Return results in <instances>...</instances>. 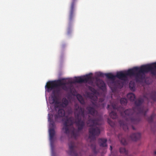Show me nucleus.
<instances>
[{
    "instance_id": "f257e3e1",
    "label": "nucleus",
    "mask_w": 156,
    "mask_h": 156,
    "mask_svg": "<svg viewBox=\"0 0 156 156\" xmlns=\"http://www.w3.org/2000/svg\"><path fill=\"white\" fill-rule=\"evenodd\" d=\"M74 109L75 119L73 117L68 118L67 116L63 118L65 115V111L62 108H59L57 113L54 116V121L52 119V115L51 113L48 114V119L49 122V135L51 143L53 142V137L55 134V122H63L62 131L64 133L67 135L69 133V129L71 126L75 123L78 127L77 129L73 127V130L71 133L72 136L76 139L79 136L80 131L83 129L85 126V110L83 108L80 107L77 104L74 105Z\"/></svg>"
},
{
    "instance_id": "f03ea898",
    "label": "nucleus",
    "mask_w": 156,
    "mask_h": 156,
    "mask_svg": "<svg viewBox=\"0 0 156 156\" xmlns=\"http://www.w3.org/2000/svg\"><path fill=\"white\" fill-rule=\"evenodd\" d=\"M144 101L143 98H139L135 101V107L124 111V113L127 116L129 122L134 124H137L140 121V114L145 116L148 110L147 107L141 106Z\"/></svg>"
},
{
    "instance_id": "7ed1b4c3",
    "label": "nucleus",
    "mask_w": 156,
    "mask_h": 156,
    "mask_svg": "<svg viewBox=\"0 0 156 156\" xmlns=\"http://www.w3.org/2000/svg\"><path fill=\"white\" fill-rule=\"evenodd\" d=\"M102 122V119L100 117L97 118L90 119L87 121V124L90 127L89 129V138L90 139L91 143L90 147L92 149L93 152L95 154L98 153L96 149L95 141L96 137L98 136L100 133V129L96 126L100 125Z\"/></svg>"
},
{
    "instance_id": "20e7f679",
    "label": "nucleus",
    "mask_w": 156,
    "mask_h": 156,
    "mask_svg": "<svg viewBox=\"0 0 156 156\" xmlns=\"http://www.w3.org/2000/svg\"><path fill=\"white\" fill-rule=\"evenodd\" d=\"M119 103L118 101H116L114 102L113 103H111V106L113 108V110H112L111 112L109 113V116L112 119H115L117 117L116 113L114 112L113 110H117L118 111H119L120 113V114L122 116L123 118V119L125 120L126 122L123 121L122 120H120L119 122L120 126L122 127L123 129L126 131L128 129V123L129 122L128 118L127 116L124 113V111H123L124 110V108L122 106L119 105Z\"/></svg>"
},
{
    "instance_id": "39448f33",
    "label": "nucleus",
    "mask_w": 156,
    "mask_h": 156,
    "mask_svg": "<svg viewBox=\"0 0 156 156\" xmlns=\"http://www.w3.org/2000/svg\"><path fill=\"white\" fill-rule=\"evenodd\" d=\"M142 66L140 67H136L128 70L125 73L122 71L117 73L116 77L122 80H125L128 76H134L137 82L140 81L142 75H141Z\"/></svg>"
},
{
    "instance_id": "423d86ee",
    "label": "nucleus",
    "mask_w": 156,
    "mask_h": 156,
    "mask_svg": "<svg viewBox=\"0 0 156 156\" xmlns=\"http://www.w3.org/2000/svg\"><path fill=\"white\" fill-rule=\"evenodd\" d=\"M141 80L145 78V73L148 72H151L153 75L156 76V62L151 64H147L142 66Z\"/></svg>"
},
{
    "instance_id": "0eeeda50",
    "label": "nucleus",
    "mask_w": 156,
    "mask_h": 156,
    "mask_svg": "<svg viewBox=\"0 0 156 156\" xmlns=\"http://www.w3.org/2000/svg\"><path fill=\"white\" fill-rule=\"evenodd\" d=\"M66 83L62 81L61 80L57 81H49L45 86V89L48 92H49L55 88V87L61 86L64 90H66L67 87L66 86Z\"/></svg>"
},
{
    "instance_id": "6e6552de",
    "label": "nucleus",
    "mask_w": 156,
    "mask_h": 156,
    "mask_svg": "<svg viewBox=\"0 0 156 156\" xmlns=\"http://www.w3.org/2000/svg\"><path fill=\"white\" fill-rule=\"evenodd\" d=\"M105 75L108 78L112 80L111 83H108V85L112 90L113 89L116 90L117 88H121L122 87V86L120 85L121 82L120 81H115L116 75L114 76L111 73H105Z\"/></svg>"
},
{
    "instance_id": "1a4fd4ad",
    "label": "nucleus",
    "mask_w": 156,
    "mask_h": 156,
    "mask_svg": "<svg viewBox=\"0 0 156 156\" xmlns=\"http://www.w3.org/2000/svg\"><path fill=\"white\" fill-rule=\"evenodd\" d=\"M91 75H92L91 73L82 77H75L73 82L70 83H86L92 82V78Z\"/></svg>"
},
{
    "instance_id": "9d476101",
    "label": "nucleus",
    "mask_w": 156,
    "mask_h": 156,
    "mask_svg": "<svg viewBox=\"0 0 156 156\" xmlns=\"http://www.w3.org/2000/svg\"><path fill=\"white\" fill-rule=\"evenodd\" d=\"M69 151L68 153L70 155L72 156H81V154L80 153L79 155L77 153V151H79V148L78 147L75 146V143L73 141H71L69 143Z\"/></svg>"
},
{
    "instance_id": "9b49d317",
    "label": "nucleus",
    "mask_w": 156,
    "mask_h": 156,
    "mask_svg": "<svg viewBox=\"0 0 156 156\" xmlns=\"http://www.w3.org/2000/svg\"><path fill=\"white\" fill-rule=\"evenodd\" d=\"M92 106L89 105L87 107L86 110L88 114H90L93 116H97L98 115V112L96 110L97 106L94 102H92Z\"/></svg>"
},
{
    "instance_id": "f8f14e48",
    "label": "nucleus",
    "mask_w": 156,
    "mask_h": 156,
    "mask_svg": "<svg viewBox=\"0 0 156 156\" xmlns=\"http://www.w3.org/2000/svg\"><path fill=\"white\" fill-rule=\"evenodd\" d=\"M130 137L133 141H136L140 139L141 134L139 133H133L131 135Z\"/></svg>"
},
{
    "instance_id": "ddd939ff",
    "label": "nucleus",
    "mask_w": 156,
    "mask_h": 156,
    "mask_svg": "<svg viewBox=\"0 0 156 156\" xmlns=\"http://www.w3.org/2000/svg\"><path fill=\"white\" fill-rule=\"evenodd\" d=\"M97 86L101 89L104 90L105 88V85L104 81L100 79H97Z\"/></svg>"
},
{
    "instance_id": "4468645a",
    "label": "nucleus",
    "mask_w": 156,
    "mask_h": 156,
    "mask_svg": "<svg viewBox=\"0 0 156 156\" xmlns=\"http://www.w3.org/2000/svg\"><path fill=\"white\" fill-rule=\"evenodd\" d=\"M107 140L106 138H100L98 140V143L101 147H105L107 146Z\"/></svg>"
},
{
    "instance_id": "2eb2a0df",
    "label": "nucleus",
    "mask_w": 156,
    "mask_h": 156,
    "mask_svg": "<svg viewBox=\"0 0 156 156\" xmlns=\"http://www.w3.org/2000/svg\"><path fill=\"white\" fill-rule=\"evenodd\" d=\"M68 101L66 98H63L62 100V103L60 104V105L63 108L66 107L69 104Z\"/></svg>"
},
{
    "instance_id": "dca6fc26",
    "label": "nucleus",
    "mask_w": 156,
    "mask_h": 156,
    "mask_svg": "<svg viewBox=\"0 0 156 156\" xmlns=\"http://www.w3.org/2000/svg\"><path fill=\"white\" fill-rule=\"evenodd\" d=\"M52 94L53 95L56 96L60 92V89L58 87H55V88L53 89Z\"/></svg>"
},
{
    "instance_id": "f3484780",
    "label": "nucleus",
    "mask_w": 156,
    "mask_h": 156,
    "mask_svg": "<svg viewBox=\"0 0 156 156\" xmlns=\"http://www.w3.org/2000/svg\"><path fill=\"white\" fill-rule=\"evenodd\" d=\"M127 97L131 101H134L135 99V95L132 93L127 94Z\"/></svg>"
},
{
    "instance_id": "a211bd4d",
    "label": "nucleus",
    "mask_w": 156,
    "mask_h": 156,
    "mask_svg": "<svg viewBox=\"0 0 156 156\" xmlns=\"http://www.w3.org/2000/svg\"><path fill=\"white\" fill-rule=\"evenodd\" d=\"M76 98L78 101L81 104L83 105L85 104V101L81 95L80 94H78L76 96Z\"/></svg>"
},
{
    "instance_id": "6ab92c4d",
    "label": "nucleus",
    "mask_w": 156,
    "mask_h": 156,
    "mask_svg": "<svg viewBox=\"0 0 156 156\" xmlns=\"http://www.w3.org/2000/svg\"><path fill=\"white\" fill-rule=\"evenodd\" d=\"M51 100H50V103L53 104L54 103L55 104H58L59 102L58 101V98L55 95H53L51 97Z\"/></svg>"
},
{
    "instance_id": "aec40b11",
    "label": "nucleus",
    "mask_w": 156,
    "mask_h": 156,
    "mask_svg": "<svg viewBox=\"0 0 156 156\" xmlns=\"http://www.w3.org/2000/svg\"><path fill=\"white\" fill-rule=\"evenodd\" d=\"M118 138L120 140V141L121 143L123 145H125L127 144V142L126 140V139L125 138H121V135L120 134H119L118 135Z\"/></svg>"
},
{
    "instance_id": "412c9836",
    "label": "nucleus",
    "mask_w": 156,
    "mask_h": 156,
    "mask_svg": "<svg viewBox=\"0 0 156 156\" xmlns=\"http://www.w3.org/2000/svg\"><path fill=\"white\" fill-rule=\"evenodd\" d=\"M150 98L154 101H156V92L153 91L150 94Z\"/></svg>"
},
{
    "instance_id": "4be33fe9",
    "label": "nucleus",
    "mask_w": 156,
    "mask_h": 156,
    "mask_svg": "<svg viewBox=\"0 0 156 156\" xmlns=\"http://www.w3.org/2000/svg\"><path fill=\"white\" fill-rule=\"evenodd\" d=\"M119 152L121 154L127 155L128 154V151L125 148L120 147L119 149Z\"/></svg>"
},
{
    "instance_id": "5701e85b",
    "label": "nucleus",
    "mask_w": 156,
    "mask_h": 156,
    "mask_svg": "<svg viewBox=\"0 0 156 156\" xmlns=\"http://www.w3.org/2000/svg\"><path fill=\"white\" fill-rule=\"evenodd\" d=\"M120 102L122 105H126L127 102V99L124 98H122L120 100Z\"/></svg>"
},
{
    "instance_id": "b1692460",
    "label": "nucleus",
    "mask_w": 156,
    "mask_h": 156,
    "mask_svg": "<svg viewBox=\"0 0 156 156\" xmlns=\"http://www.w3.org/2000/svg\"><path fill=\"white\" fill-rule=\"evenodd\" d=\"M155 114L154 113H153L148 118L147 121L149 123H151L153 122V119L155 116Z\"/></svg>"
},
{
    "instance_id": "393cba45",
    "label": "nucleus",
    "mask_w": 156,
    "mask_h": 156,
    "mask_svg": "<svg viewBox=\"0 0 156 156\" xmlns=\"http://www.w3.org/2000/svg\"><path fill=\"white\" fill-rule=\"evenodd\" d=\"M108 124L112 127H113L115 125V123L112 121L111 119H108Z\"/></svg>"
},
{
    "instance_id": "a878e982",
    "label": "nucleus",
    "mask_w": 156,
    "mask_h": 156,
    "mask_svg": "<svg viewBox=\"0 0 156 156\" xmlns=\"http://www.w3.org/2000/svg\"><path fill=\"white\" fill-rule=\"evenodd\" d=\"M96 75V76L98 77H104L105 75V74L101 72H99L97 73Z\"/></svg>"
},
{
    "instance_id": "bb28decb",
    "label": "nucleus",
    "mask_w": 156,
    "mask_h": 156,
    "mask_svg": "<svg viewBox=\"0 0 156 156\" xmlns=\"http://www.w3.org/2000/svg\"><path fill=\"white\" fill-rule=\"evenodd\" d=\"M129 87L130 89L132 90H134L135 88L134 86V84L132 82H130L129 84Z\"/></svg>"
},
{
    "instance_id": "cd10ccee",
    "label": "nucleus",
    "mask_w": 156,
    "mask_h": 156,
    "mask_svg": "<svg viewBox=\"0 0 156 156\" xmlns=\"http://www.w3.org/2000/svg\"><path fill=\"white\" fill-rule=\"evenodd\" d=\"M87 96L88 97L90 98L91 99H92L93 95L92 94L88 93L87 94Z\"/></svg>"
},
{
    "instance_id": "c85d7f7f",
    "label": "nucleus",
    "mask_w": 156,
    "mask_h": 156,
    "mask_svg": "<svg viewBox=\"0 0 156 156\" xmlns=\"http://www.w3.org/2000/svg\"><path fill=\"white\" fill-rule=\"evenodd\" d=\"M110 106L111 105H108L107 108L108 109V110H109V109Z\"/></svg>"
},
{
    "instance_id": "c756f323",
    "label": "nucleus",
    "mask_w": 156,
    "mask_h": 156,
    "mask_svg": "<svg viewBox=\"0 0 156 156\" xmlns=\"http://www.w3.org/2000/svg\"><path fill=\"white\" fill-rule=\"evenodd\" d=\"M110 150L111 151H112V146H110Z\"/></svg>"
},
{
    "instance_id": "7c9ffc66",
    "label": "nucleus",
    "mask_w": 156,
    "mask_h": 156,
    "mask_svg": "<svg viewBox=\"0 0 156 156\" xmlns=\"http://www.w3.org/2000/svg\"><path fill=\"white\" fill-rule=\"evenodd\" d=\"M132 129H133V130H135V128H134V127L133 126H132Z\"/></svg>"
},
{
    "instance_id": "2f4dec72",
    "label": "nucleus",
    "mask_w": 156,
    "mask_h": 156,
    "mask_svg": "<svg viewBox=\"0 0 156 156\" xmlns=\"http://www.w3.org/2000/svg\"><path fill=\"white\" fill-rule=\"evenodd\" d=\"M154 154H156V151L154 152Z\"/></svg>"
},
{
    "instance_id": "473e14b6",
    "label": "nucleus",
    "mask_w": 156,
    "mask_h": 156,
    "mask_svg": "<svg viewBox=\"0 0 156 156\" xmlns=\"http://www.w3.org/2000/svg\"><path fill=\"white\" fill-rule=\"evenodd\" d=\"M89 156H96L95 155L94 156V155H90Z\"/></svg>"
},
{
    "instance_id": "72a5a7b5",
    "label": "nucleus",
    "mask_w": 156,
    "mask_h": 156,
    "mask_svg": "<svg viewBox=\"0 0 156 156\" xmlns=\"http://www.w3.org/2000/svg\"><path fill=\"white\" fill-rule=\"evenodd\" d=\"M147 99L148 101L149 102V99L148 98H147Z\"/></svg>"
},
{
    "instance_id": "f704fd0d",
    "label": "nucleus",
    "mask_w": 156,
    "mask_h": 156,
    "mask_svg": "<svg viewBox=\"0 0 156 156\" xmlns=\"http://www.w3.org/2000/svg\"><path fill=\"white\" fill-rule=\"evenodd\" d=\"M151 129H153V127H152V126H151Z\"/></svg>"
},
{
    "instance_id": "c9c22d12",
    "label": "nucleus",
    "mask_w": 156,
    "mask_h": 156,
    "mask_svg": "<svg viewBox=\"0 0 156 156\" xmlns=\"http://www.w3.org/2000/svg\"><path fill=\"white\" fill-rule=\"evenodd\" d=\"M155 125H156V126H155V127L156 128V122L155 123Z\"/></svg>"
},
{
    "instance_id": "e433bc0d",
    "label": "nucleus",
    "mask_w": 156,
    "mask_h": 156,
    "mask_svg": "<svg viewBox=\"0 0 156 156\" xmlns=\"http://www.w3.org/2000/svg\"><path fill=\"white\" fill-rule=\"evenodd\" d=\"M95 98L96 99V98H97V97H95Z\"/></svg>"
},
{
    "instance_id": "4c0bfd02",
    "label": "nucleus",
    "mask_w": 156,
    "mask_h": 156,
    "mask_svg": "<svg viewBox=\"0 0 156 156\" xmlns=\"http://www.w3.org/2000/svg\"><path fill=\"white\" fill-rule=\"evenodd\" d=\"M146 98V97H145V96L144 97V98Z\"/></svg>"
}]
</instances>
